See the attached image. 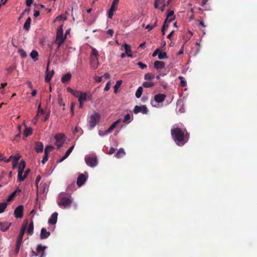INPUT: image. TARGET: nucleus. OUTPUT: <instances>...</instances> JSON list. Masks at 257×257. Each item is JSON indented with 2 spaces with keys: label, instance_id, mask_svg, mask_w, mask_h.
<instances>
[{
  "label": "nucleus",
  "instance_id": "1",
  "mask_svg": "<svg viewBox=\"0 0 257 257\" xmlns=\"http://www.w3.org/2000/svg\"><path fill=\"white\" fill-rule=\"evenodd\" d=\"M171 134L173 140L179 146H184L189 139V134L186 130L176 127V125H173L171 128Z\"/></svg>",
  "mask_w": 257,
  "mask_h": 257
},
{
  "label": "nucleus",
  "instance_id": "2",
  "mask_svg": "<svg viewBox=\"0 0 257 257\" xmlns=\"http://www.w3.org/2000/svg\"><path fill=\"white\" fill-rule=\"evenodd\" d=\"M92 51L90 56V64L91 68L93 70H95L98 67V56L99 54L98 51L94 48L92 47Z\"/></svg>",
  "mask_w": 257,
  "mask_h": 257
},
{
  "label": "nucleus",
  "instance_id": "3",
  "mask_svg": "<svg viewBox=\"0 0 257 257\" xmlns=\"http://www.w3.org/2000/svg\"><path fill=\"white\" fill-rule=\"evenodd\" d=\"M63 194H61L60 196V201L58 202V204L60 207L64 208L69 207L72 202V200L68 197H63Z\"/></svg>",
  "mask_w": 257,
  "mask_h": 257
},
{
  "label": "nucleus",
  "instance_id": "4",
  "mask_svg": "<svg viewBox=\"0 0 257 257\" xmlns=\"http://www.w3.org/2000/svg\"><path fill=\"white\" fill-rule=\"evenodd\" d=\"M100 115L98 113H95L90 117L89 125L91 129L93 128L99 121Z\"/></svg>",
  "mask_w": 257,
  "mask_h": 257
},
{
  "label": "nucleus",
  "instance_id": "5",
  "mask_svg": "<svg viewBox=\"0 0 257 257\" xmlns=\"http://www.w3.org/2000/svg\"><path fill=\"white\" fill-rule=\"evenodd\" d=\"M65 136L63 134H59L55 136V139L56 140L55 145L57 146V149H59L63 144L64 143V138Z\"/></svg>",
  "mask_w": 257,
  "mask_h": 257
},
{
  "label": "nucleus",
  "instance_id": "6",
  "mask_svg": "<svg viewBox=\"0 0 257 257\" xmlns=\"http://www.w3.org/2000/svg\"><path fill=\"white\" fill-rule=\"evenodd\" d=\"M85 161L86 164L91 167H94L97 164V159L96 157H86Z\"/></svg>",
  "mask_w": 257,
  "mask_h": 257
},
{
  "label": "nucleus",
  "instance_id": "7",
  "mask_svg": "<svg viewBox=\"0 0 257 257\" xmlns=\"http://www.w3.org/2000/svg\"><path fill=\"white\" fill-rule=\"evenodd\" d=\"M134 112L135 114H137L139 112H142L143 114H147L148 112V109L146 105H136L134 108Z\"/></svg>",
  "mask_w": 257,
  "mask_h": 257
},
{
  "label": "nucleus",
  "instance_id": "8",
  "mask_svg": "<svg viewBox=\"0 0 257 257\" xmlns=\"http://www.w3.org/2000/svg\"><path fill=\"white\" fill-rule=\"evenodd\" d=\"M24 207L22 205L18 206L14 211V215L17 218H22L23 216Z\"/></svg>",
  "mask_w": 257,
  "mask_h": 257
},
{
  "label": "nucleus",
  "instance_id": "9",
  "mask_svg": "<svg viewBox=\"0 0 257 257\" xmlns=\"http://www.w3.org/2000/svg\"><path fill=\"white\" fill-rule=\"evenodd\" d=\"M65 39L66 37L63 36L62 26H60L57 29L56 40H61L63 39V41H65Z\"/></svg>",
  "mask_w": 257,
  "mask_h": 257
},
{
  "label": "nucleus",
  "instance_id": "10",
  "mask_svg": "<svg viewBox=\"0 0 257 257\" xmlns=\"http://www.w3.org/2000/svg\"><path fill=\"white\" fill-rule=\"evenodd\" d=\"M166 98V95L163 93H160L156 94L154 96V100L158 103H162L163 102L165 98Z\"/></svg>",
  "mask_w": 257,
  "mask_h": 257
},
{
  "label": "nucleus",
  "instance_id": "11",
  "mask_svg": "<svg viewBox=\"0 0 257 257\" xmlns=\"http://www.w3.org/2000/svg\"><path fill=\"white\" fill-rule=\"evenodd\" d=\"M11 225H12V223H11V222H0V229L2 231H4V232L6 231L9 229V228Z\"/></svg>",
  "mask_w": 257,
  "mask_h": 257
},
{
  "label": "nucleus",
  "instance_id": "12",
  "mask_svg": "<svg viewBox=\"0 0 257 257\" xmlns=\"http://www.w3.org/2000/svg\"><path fill=\"white\" fill-rule=\"evenodd\" d=\"M86 180V178L85 176L83 174H81L77 178V185L80 187L84 184Z\"/></svg>",
  "mask_w": 257,
  "mask_h": 257
},
{
  "label": "nucleus",
  "instance_id": "13",
  "mask_svg": "<svg viewBox=\"0 0 257 257\" xmlns=\"http://www.w3.org/2000/svg\"><path fill=\"white\" fill-rule=\"evenodd\" d=\"M165 63L163 61H156L154 62V68L158 70H161L165 68Z\"/></svg>",
  "mask_w": 257,
  "mask_h": 257
},
{
  "label": "nucleus",
  "instance_id": "14",
  "mask_svg": "<svg viewBox=\"0 0 257 257\" xmlns=\"http://www.w3.org/2000/svg\"><path fill=\"white\" fill-rule=\"evenodd\" d=\"M54 72L53 70H52L51 71H48V66L47 67V70L46 71V76L45 80L46 82L48 83L49 82L52 77H53L54 75Z\"/></svg>",
  "mask_w": 257,
  "mask_h": 257
},
{
  "label": "nucleus",
  "instance_id": "15",
  "mask_svg": "<svg viewBox=\"0 0 257 257\" xmlns=\"http://www.w3.org/2000/svg\"><path fill=\"white\" fill-rule=\"evenodd\" d=\"M50 235V232L47 231L45 228H42L41 230L40 238L41 239L47 238Z\"/></svg>",
  "mask_w": 257,
  "mask_h": 257
},
{
  "label": "nucleus",
  "instance_id": "16",
  "mask_svg": "<svg viewBox=\"0 0 257 257\" xmlns=\"http://www.w3.org/2000/svg\"><path fill=\"white\" fill-rule=\"evenodd\" d=\"M46 248V247L45 246H43L41 244L38 245L36 250L38 254L39 252H41L39 257H44L45 250Z\"/></svg>",
  "mask_w": 257,
  "mask_h": 257
},
{
  "label": "nucleus",
  "instance_id": "17",
  "mask_svg": "<svg viewBox=\"0 0 257 257\" xmlns=\"http://www.w3.org/2000/svg\"><path fill=\"white\" fill-rule=\"evenodd\" d=\"M58 213L57 212L53 213L48 220V222L51 224H55L57 221Z\"/></svg>",
  "mask_w": 257,
  "mask_h": 257
},
{
  "label": "nucleus",
  "instance_id": "18",
  "mask_svg": "<svg viewBox=\"0 0 257 257\" xmlns=\"http://www.w3.org/2000/svg\"><path fill=\"white\" fill-rule=\"evenodd\" d=\"M44 145L41 142H37L36 143L35 151L37 153H41L43 151Z\"/></svg>",
  "mask_w": 257,
  "mask_h": 257
},
{
  "label": "nucleus",
  "instance_id": "19",
  "mask_svg": "<svg viewBox=\"0 0 257 257\" xmlns=\"http://www.w3.org/2000/svg\"><path fill=\"white\" fill-rule=\"evenodd\" d=\"M71 74L70 73H67L65 75H63L61 78V81L63 83H67L70 81L71 78Z\"/></svg>",
  "mask_w": 257,
  "mask_h": 257
},
{
  "label": "nucleus",
  "instance_id": "20",
  "mask_svg": "<svg viewBox=\"0 0 257 257\" xmlns=\"http://www.w3.org/2000/svg\"><path fill=\"white\" fill-rule=\"evenodd\" d=\"M123 47L125 49V54L130 57H133V55L132 54H131V46L127 44H124V45H123Z\"/></svg>",
  "mask_w": 257,
  "mask_h": 257
},
{
  "label": "nucleus",
  "instance_id": "21",
  "mask_svg": "<svg viewBox=\"0 0 257 257\" xmlns=\"http://www.w3.org/2000/svg\"><path fill=\"white\" fill-rule=\"evenodd\" d=\"M120 122L121 120L119 119L113 122L110 127L107 129V132H110V133H111L112 131L116 127V125Z\"/></svg>",
  "mask_w": 257,
  "mask_h": 257
},
{
  "label": "nucleus",
  "instance_id": "22",
  "mask_svg": "<svg viewBox=\"0 0 257 257\" xmlns=\"http://www.w3.org/2000/svg\"><path fill=\"white\" fill-rule=\"evenodd\" d=\"M174 12L173 11H170L168 14L167 18L165 19L166 22L168 21V22L170 23L174 20Z\"/></svg>",
  "mask_w": 257,
  "mask_h": 257
},
{
  "label": "nucleus",
  "instance_id": "23",
  "mask_svg": "<svg viewBox=\"0 0 257 257\" xmlns=\"http://www.w3.org/2000/svg\"><path fill=\"white\" fill-rule=\"evenodd\" d=\"M31 22V19L30 17H28L24 24V29L27 31H29L30 28Z\"/></svg>",
  "mask_w": 257,
  "mask_h": 257
},
{
  "label": "nucleus",
  "instance_id": "24",
  "mask_svg": "<svg viewBox=\"0 0 257 257\" xmlns=\"http://www.w3.org/2000/svg\"><path fill=\"white\" fill-rule=\"evenodd\" d=\"M24 171H18V181L19 182L23 181L26 178V175H23Z\"/></svg>",
  "mask_w": 257,
  "mask_h": 257
},
{
  "label": "nucleus",
  "instance_id": "25",
  "mask_svg": "<svg viewBox=\"0 0 257 257\" xmlns=\"http://www.w3.org/2000/svg\"><path fill=\"white\" fill-rule=\"evenodd\" d=\"M33 229H34V224L33 221H31V222L30 223L28 229H27V233L31 235L33 233Z\"/></svg>",
  "mask_w": 257,
  "mask_h": 257
},
{
  "label": "nucleus",
  "instance_id": "26",
  "mask_svg": "<svg viewBox=\"0 0 257 257\" xmlns=\"http://www.w3.org/2000/svg\"><path fill=\"white\" fill-rule=\"evenodd\" d=\"M27 222H26V223L25 224H23L22 225L21 229V231H20V233L19 237L23 238V236L25 234V232L26 231V228H27Z\"/></svg>",
  "mask_w": 257,
  "mask_h": 257
},
{
  "label": "nucleus",
  "instance_id": "27",
  "mask_svg": "<svg viewBox=\"0 0 257 257\" xmlns=\"http://www.w3.org/2000/svg\"><path fill=\"white\" fill-rule=\"evenodd\" d=\"M157 22H158V20L157 19V18H156L155 19V21H154V23L153 25H148L146 27H145V29H147L148 30V31H151V30H152L154 28H155V27L157 26Z\"/></svg>",
  "mask_w": 257,
  "mask_h": 257
},
{
  "label": "nucleus",
  "instance_id": "28",
  "mask_svg": "<svg viewBox=\"0 0 257 257\" xmlns=\"http://www.w3.org/2000/svg\"><path fill=\"white\" fill-rule=\"evenodd\" d=\"M30 56L34 61L37 60L38 57V52L36 50H33L30 54Z\"/></svg>",
  "mask_w": 257,
  "mask_h": 257
},
{
  "label": "nucleus",
  "instance_id": "29",
  "mask_svg": "<svg viewBox=\"0 0 257 257\" xmlns=\"http://www.w3.org/2000/svg\"><path fill=\"white\" fill-rule=\"evenodd\" d=\"M33 130L31 127H26L24 131V135L27 137L32 134Z\"/></svg>",
  "mask_w": 257,
  "mask_h": 257
},
{
  "label": "nucleus",
  "instance_id": "30",
  "mask_svg": "<svg viewBox=\"0 0 257 257\" xmlns=\"http://www.w3.org/2000/svg\"><path fill=\"white\" fill-rule=\"evenodd\" d=\"M143 91V88L142 87H139L138 88V89L137 90V91L136 92V94H135L136 97L137 98H139L141 97V96L142 94Z\"/></svg>",
  "mask_w": 257,
  "mask_h": 257
},
{
  "label": "nucleus",
  "instance_id": "31",
  "mask_svg": "<svg viewBox=\"0 0 257 257\" xmlns=\"http://www.w3.org/2000/svg\"><path fill=\"white\" fill-rule=\"evenodd\" d=\"M122 80L117 81L114 86V92L116 93L117 92L118 89L120 87L122 84Z\"/></svg>",
  "mask_w": 257,
  "mask_h": 257
},
{
  "label": "nucleus",
  "instance_id": "32",
  "mask_svg": "<svg viewBox=\"0 0 257 257\" xmlns=\"http://www.w3.org/2000/svg\"><path fill=\"white\" fill-rule=\"evenodd\" d=\"M124 155H125V152H124V150L121 148V149H120L118 150V151L116 153V154H115V157L117 158H120L122 156H123Z\"/></svg>",
  "mask_w": 257,
  "mask_h": 257
},
{
  "label": "nucleus",
  "instance_id": "33",
  "mask_svg": "<svg viewBox=\"0 0 257 257\" xmlns=\"http://www.w3.org/2000/svg\"><path fill=\"white\" fill-rule=\"evenodd\" d=\"M8 206L7 202L0 203V213H3Z\"/></svg>",
  "mask_w": 257,
  "mask_h": 257
},
{
  "label": "nucleus",
  "instance_id": "34",
  "mask_svg": "<svg viewBox=\"0 0 257 257\" xmlns=\"http://www.w3.org/2000/svg\"><path fill=\"white\" fill-rule=\"evenodd\" d=\"M86 100V93L81 92L79 96L78 101L84 102Z\"/></svg>",
  "mask_w": 257,
  "mask_h": 257
},
{
  "label": "nucleus",
  "instance_id": "35",
  "mask_svg": "<svg viewBox=\"0 0 257 257\" xmlns=\"http://www.w3.org/2000/svg\"><path fill=\"white\" fill-rule=\"evenodd\" d=\"M143 86L145 88L152 87L154 86V83L151 81H145L143 83Z\"/></svg>",
  "mask_w": 257,
  "mask_h": 257
},
{
  "label": "nucleus",
  "instance_id": "36",
  "mask_svg": "<svg viewBox=\"0 0 257 257\" xmlns=\"http://www.w3.org/2000/svg\"><path fill=\"white\" fill-rule=\"evenodd\" d=\"M26 167V163L23 160H21L20 162V164L19 165L18 168V171H24V169Z\"/></svg>",
  "mask_w": 257,
  "mask_h": 257
},
{
  "label": "nucleus",
  "instance_id": "37",
  "mask_svg": "<svg viewBox=\"0 0 257 257\" xmlns=\"http://www.w3.org/2000/svg\"><path fill=\"white\" fill-rule=\"evenodd\" d=\"M164 0H155L154 3V7L156 9L159 8V5L164 3Z\"/></svg>",
  "mask_w": 257,
  "mask_h": 257
},
{
  "label": "nucleus",
  "instance_id": "38",
  "mask_svg": "<svg viewBox=\"0 0 257 257\" xmlns=\"http://www.w3.org/2000/svg\"><path fill=\"white\" fill-rule=\"evenodd\" d=\"M154 75L148 73L145 75L144 79L145 80H152L154 78Z\"/></svg>",
  "mask_w": 257,
  "mask_h": 257
},
{
  "label": "nucleus",
  "instance_id": "39",
  "mask_svg": "<svg viewBox=\"0 0 257 257\" xmlns=\"http://www.w3.org/2000/svg\"><path fill=\"white\" fill-rule=\"evenodd\" d=\"M158 58L159 59L167 58V53L166 52H162L161 51H160V53L158 55Z\"/></svg>",
  "mask_w": 257,
  "mask_h": 257
},
{
  "label": "nucleus",
  "instance_id": "40",
  "mask_svg": "<svg viewBox=\"0 0 257 257\" xmlns=\"http://www.w3.org/2000/svg\"><path fill=\"white\" fill-rule=\"evenodd\" d=\"M166 23H167V22H166V21H165L164 24L163 26V27L162 28L161 31H162L163 35H164L165 34V30L169 27V25L167 24Z\"/></svg>",
  "mask_w": 257,
  "mask_h": 257
},
{
  "label": "nucleus",
  "instance_id": "41",
  "mask_svg": "<svg viewBox=\"0 0 257 257\" xmlns=\"http://www.w3.org/2000/svg\"><path fill=\"white\" fill-rule=\"evenodd\" d=\"M53 148L54 147L52 146H46L45 149L44 153H46V152H47V155H48L49 153L50 152Z\"/></svg>",
  "mask_w": 257,
  "mask_h": 257
},
{
  "label": "nucleus",
  "instance_id": "42",
  "mask_svg": "<svg viewBox=\"0 0 257 257\" xmlns=\"http://www.w3.org/2000/svg\"><path fill=\"white\" fill-rule=\"evenodd\" d=\"M64 42V41L62 39L61 40H55V43L57 44L58 47L56 50V51H57L60 48V47L62 45V44Z\"/></svg>",
  "mask_w": 257,
  "mask_h": 257
},
{
  "label": "nucleus",
  "instance_id": "43",
  "mask_svg": "<svg viewBox=\"0 0 257 257\" xmlns=\"http://www.w3.org/2000/svg\"><path fill=\"white\" fill-rule=\"evenodd\" d=\"M11 157H12V162H18L19 159H20V156L19 155L17 156L12 155Z\"/></svg>",
  "mask_w": 257,
  "mask_h": 257
},
{
  "label": "nucleus",
  "instance_id": "44",
  "mask_svg": "<svg viewBox=\"0 0 257 257\" xmlns=\"http://www.w3.org/2000/svg\"><path fill=\"white\" fill-rule=\"evenodd\" d=\"M74 146H71V147H70L69 148V149L66 152L65 154V156H66L67 158L68 157V156H69V155L70 154V153L72 152V151H73V149H74Z\"/></svg>",
  "mask_w": 257,
  "mask_h": 257
},
{
  "label": "nucleus",
  "instance_id": "45",
  "mask_svg": "<svg viewBox=\"0 0 257 257\" xmlns=\"http://www.w3.org/2000/svg\"><path fill=\"white\" fill-rule=\"evenodd\" d=\"M48 160V155H47V152L46 153H44V155L43 158V160H42V163L43 164H45L46 162Z\"/></svg>",
  "mask_w": 257,
  "mask_h": 257
},
{
  "label": "nucleus",
  "instance_id": "46",
  "mask_svg": "<svg viewBox=\"0 0 257 257\" xmlns=\"http://www.w3.org/2000/svg\"><path fill=\"white\" fill-rule=\"evenodd\" d=\"M109 134H110V132H107V130L105 131H99V132H98L99 135L101 137L104 136Z\"/></svg>",
  "mask_w": 257,
  "mask_h": 257
},
{
  "label": "nucleus",
  "instance_id": "47",
  "mask_svg": "<svg viewBox=\"0 0 257 257\" xmlns=\"http://www.w3.org/2000/svg\"><path fill=\"white\" fill-rule=\"evenodd\" d=\"M179 79L181 80V85L182 87H185L186 86V82L184 80L183 77L182 76H179Z\"/></svg>",
  "mask_w": 257,
  "mask_h": 257
},
{
  "label": "nucleus",
  "instance_id": "48",
  "mask_svg": "<svg viewBox=\"0 0 257 257\" xmlns=\"http://www.w3.org/2000/svg\"><path fill=\"white\" fill-rule=\"evenodd\" d=\"M137 65L140 67V68L142 69H144L147 68V66L145 64L141 62H139L137 63Z\"/></svg>",
  "mask_w": 257,
  "mask_h": 257
},
{
  "label": "nucleus",
  "instance_id": "49",
  "mask_svg": "<svg viewBox=\"0 0 257 257\" xmlns=\"http://www.w3.org/2000/svg\"><path fill=\"white\" fill-rule=\"evenodd\" d=\"M16 196L15 193L13 192L8 198L7 202H10L12 200V199Z\"/></svg>",
  "mask_w": 257,
  "mask_h": 257
},
{
  "label": "nucleus",
  "instance_id": "50",
  "mask_svg": "<svg viewBox=\"0 0 257 257\" xmlns=\"http://www.w3.org/2000/svg\"><path fill=\"white\" fill-rule=\"evenodd\" d=\"M37 113L40 114H44L45 113L44 110L41 107V104L38 106Z\"/></svg>",
  "mask_w": 257,
  "mask_h": 257
},
{
  "label": "nucleus",
  "instance_id": "51",
  "mask_svg": "<svg viewBox=\"0 0 257 257\" xmlns=\"http://www.w3.org/2000/svg\"><path fill=\"white\" fill-rule=\"evenodd\" d=\"M130 119H131V115L130 114L128 113L124 116V119H123V121L124 122H126L128 121H130Z\"/></svg>",
  "mask_w": 257,
  "mask_h": 257
},
{
  "label": "nucleus",
  "instance_id": "52",
  "mask_svg": "<svg viewBox=\"0 0 257 257\" xmlns=\"http://www.w3.org/2000/svg\"><path fill=\"white\" fill-rule=\"evenodd\" d=\"M58 104H59V105H60V106H64L65 105V104L63 101L62 98L60 96H59V97H58Z\"/></svg>",
  "mask_w": 257,
  "mask_h": 257
},
{
  "label": "nucleus",
  "instance_id": "53",
  "mask_svg": "<svg viewBox=\"0 0 257 257\" xmlns=\"http://www.w3.org/2000/svg\"><path fill=\"white\" fill-rule=\"evenodd\" d=\"M19 51L22 57H26L27 56L26 52L23 49H20Z\"/></svg>",
  "mask_w": 257,
  "mask_h": 257
},
{
  "label": "nucleus",
  "instance_id": "54",
  "mask_svg": "<svg viewBox=\"0 0 257 257\" xmlns=\"http://www.w3.org/2000/svg\"><path fill=\"white\" fill-rule=\"evenodd\" d=\"M22 240H23V238H20V237H18V239L17 240V242H16V246H21V244L22 243Z\"/></svg>",
  "mask_w": 257,
  "mask_h": 257
},
{
  "label": "nucleus",
  "instance_id": "55",
  "mask_svg": "<svg viewBox=\"0 0 257 257\" xmlns=\"http://www.w3.org/2000/svg\"><path fill=\"white\" fill-rule=\"evenodd\" d=\"M81 92L79 91L74 90L72 94L75 97H78V98L79 99V96H80Z\"/></svg>",
  "mask_w": 257,
  "mask_h": 257
},
{
  "label": "nucleus",
  "instance_id": "56",
  "mask_svg": "<svg viewBox=\"0 0 257 257\" xmlns=\"http://www.w3.org/2000/svg\"><path fill=\"white\" fill-rule=\"evenodd\" d=\"M110 82L108 81L106 84V85L104 87V90L105 91H108L110 89Z\"/></svg>",
  "mask_w": 257,
  "mask_h": 257
},
{
  "label": "nucleus",
  "instance_id": "57",
  "mask_svg": "<svg viewBox=\"0 0 257 257\" xmlns=\"http://www.w3.org/2000/svg\"><path fill=\"white\" fill-rule=\"evenodd\" d=\"M113 11L109 9L108 11V17L110 19H111L112 18V16L113 15Z\"/></svg>",
  "mask_w": 257,
  "mask_h": 257
},
{
  "label": "nucleus",
  "instance_id": "58",
  "mask_svg": "<svg viewBox=\"0 0 257 257\" xmlns=\"http://www.w3.org/2000/svg\"><path fill=\"white\" fill-rule=\"evenodd\" d=\"M16 68V67L14 66H10L9 67V68H8L7 69V71L9 72V73H11V72H12L13 70H14Z\"/></svg>",
  "mask_w": 257,
  "mask_h": 257
},
{
  "label": "nucleus",
  "instance_id": "59",
  "mask_svg": "<svg viewBox=\"0 0 257 257\" xmlns=\"http://www.w3.org/2000/svg\"><path fill=\"white\" fill-rule=\"evenodd\" d=\"M94 79L96 82H100L102 81V76L99 77L96 76L94 77Z\"/></svg>",
  "mask_w": 257,
  "mask_h": 257
},
{
  "label": "nucleus",
  "instance_id": "60",
  "mask_svg": "<svg viewBox=\"0 0 257 257\" xmlns=\"http://www.w3.org/2000/svg\"><path fill=\"white\" fill-rule=\"evenodd\" d=\"M117 5H116V4H114L113 5V3H112L111 6V8H110V9L111 10L115 11L117 9Z\"/></svg>",
  "mask_w": 257,
  "mask_h": 257
},
{
  "label": "nucleus",
  "instance_id": "61",
  "mask_svg": "<svg viewBox=\"0 0 257 257\" xmlns=\"http://www.w3.org/2000/svg\"><path fill=\"white\" fill-rule=\"evenodd\" d=\"M160 49L158 48L153 53L152 56L153 57L156 56L157 54H159L160 53Z\"/></svg>",
  "mask_w": 257,
  "mask_h": 257
},
{
  "label": "nucleus",
  "instance_id": "62",
  "mask_svg": "<svg viewBox=\"0 0 257 257\" xmlns=\"http://www.w3.org/2000/svg\"><path fill=\"white\" fill-rule=\"evenodd\" d=\"M31 256H39V254L37 252H36L34 250H31Z\"/></svg>",
  "mask_w": 257,
  "mask_h": 257
},
{
  "label": "nucleus",
  "instance_id": "63",
  "mask_svg": "<svg viewBox=\"0 0 257 257\" xmlns=\"http://www.w3.org/2000/svg\"><path fill=\"white\" fill-rule=\"evenodd\" d=\"M107 34H108L110 37H112L113 35L114 32L112 29H109L107 31Z\"/></svg>",
  "mask_w": 257,
  "mask_h": 257
},
{
  "label": "nucleus",
  "instance_id": "64",
  "mask_svg": "<svg viewBox=\"0 0 257 257\" xmlns=\"http://www.w3.org/2000/svg\"><path fill=\"white\" fill-rule=\"evenodd\" d=\"M40 180H41V177L40 176H38L35 180L36 185L37 187H38V183L40 182Z\"/></svg>",
  "mask_w": 257,
  "mask_h": 257
}]
</instances>
